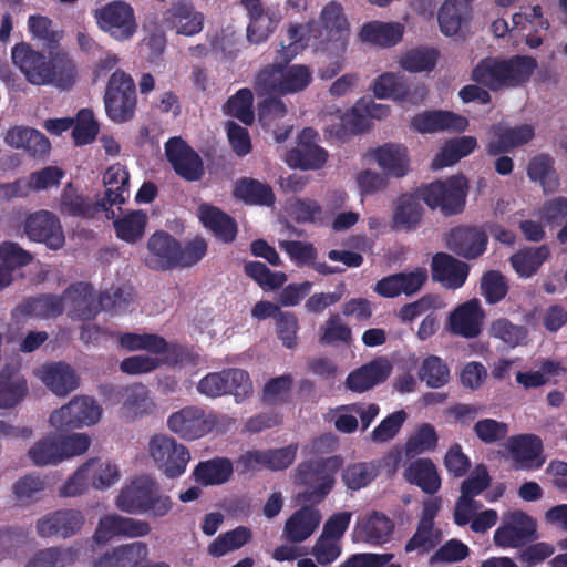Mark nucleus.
<instances>
[{"label": "nucleus", "instance_id": "f257e3e1", "mask_svg": "<svg viewBox=\"0 0 567 567\" xmlns=\"http://www.w3.org/2000/svg\"><path fill=\"white\" fill-rule=\"evenodd\" d=\"M11 58L30 84L70 90L76 82V66L65 52H50L47 56L22 42L12 48Z\"/></svg>", "mask_w": 567, "mask_h": 567}, {"label": "nucleus", "instance_id": "f03ea898", "mask_svg": "<svg viewBox=\"0 0 567 567\" xmlns=\"http://www.w3.org/2000/svg\"><path fill=\"white\" fill-rule=\"evenodd\" d=\"M536 69V59L528 55H513L507 59L485 58L473 69L471 79L473 82L497 92L524 85Z\"/></svg>", "mask_w": 567, "mask_h": 567}, {"label": "nucleus", "instance_id": "7ed1b4c3", "mask_svg": "<svg viewBox=\"0 0 567 567\" xmlns=\"http://www.w3.org/2000/svg\"><path fill=\"white\" fill-rule=\"evenodd\" d=\"M115 506L123 513L161 518L168 515L174 502L161 491L159 484L150 475H138L120 489Z\"/></svg>", "mask_w": 567, "mask_h": 567}, {"label": "nucleus", "instance_id": "20e7f679", "mask_svg": "<svg viewBox=\"0 0 567 567\" xmlns=\"http://www.w3.org/2000/svg\"><path fill=\"white\" fill-rule=\"evenodd\" d=\"M342 465L340 456L316 457L301 462L296 468L295 482L307 486L299 494V501L311 504L321 503L332 491L336 474Z\"/></svg>", "mask_w": 567, "mask_h": 567}, {"label": "nucleus", "instance_id": "39448f33", "mask_svg": "<svg viewBox=\"0 0 567 567\" xmlns=\"http://www.w3.org/2000/svg\"><path fill=\"white\" fill-rule=\"evenodd\" d=\"M467 187V179L457 175L422 185L417 187V194L430 208H439L442 215L449 217L464 210Z\"/></svg>", "mask_w": 567, "mask_h": 567}, {"label": "nucleus", "instance_id": "423d86ee", "mask_svg": "<svg viewBox=\"0 0 567 567\" xmlns=\"http://www.w3.org/2000/svg\"><path fill=\"white\" fill-rule=\"evenodd\" d=\"M103 100L106 115L112 122L122 124L131 121L137 105L136 87L132 76L117 69L107 81Z\"/></svg>", "mask_w": 567, "mask_h": 567}, {"label": "nucleus", "instance_id": "0eeeda50", "mask_svg": "<svg viewBox=\"0 0 567 567\" xmlns=\"http://www.w3.org/2000/svg\"><path fill=\"white\" fill-rule=\"evenodd\" d=\"M93 18L101 31L118 42L132 40L137 32L134 8L124 0H113L96 8Z\"/></svg>", "mask_w": 567, "mask_h": 567}, {"label": "nucleus", "instance_id": "6e6552de", "mask_svg": "<svg viewBox=\"0 0 567 567\" xmlns=\"http://www.w3.org/2000/svg\"><path fill=\"white\" fill-rule=\"evenodd\" d=\"M148 453L157 468L168 478L184 474L190 461L189 450L164 434H155L150 439Z\"/></svg>", "mask_w": 567, "mask_h": 567}, {"label": "nucleus", "instance_id": "1a4fd4ad", "mask_svg": "<svg viewBox=\"0 0 567 567\" xmlns=\"http://www.w3.org/2000/svg\"><path fill=\"white\" fill-rule=\"evenodd\" d=\"M538 538L536 520L522 511L509 512L494 533V544L499 548H520Z\"/></svg>", "mask_w": 567, "mask_h": 567}, {"label": "nucleus", "instance_id": "9d476101", "mask_svg": "<svg viewBox=\"0 0 567 567\" xmlns=\"http://www.w3.org/2000/svg\"><path fill=\"white\" fill-rule=\"evenodd\" d=\"M218 424L217 416L198 406H185L167 419L168 429L179 437L197 440L210 433Z\"/></svg>", "mask_w": 567, "mask_h": 567}, {"label": "nucleus", "instance_id": "9b49d317", "mask_svg": "<svg viewBox=\"0 0 567 567\" xmlns=\"http://www.w3.org/2000/svg\"><path fill=\"white\" fill-rule=\"evenodd\" d=\"M101 414V408L95 400L87 396H78L59 410L53 411L49 421L56 430L69 431L97 423Z\"/></svg>", "mask_w": 567, "mask_h": 567}, {"label": "nucleus", "instance_id": "f8f14e48", "mask_svg": "<svg viewBox=\"0 0 567 567\" xmlns=\"http://www.w3.org/2000/svg\"><path fill=\"white\" fill-rule=\"evenodd\" d=\"M445 247L458 257L474 260L483 256L488 245V234L483 226L458 225L443 237Z\"/></svg>", "mask_w": 567, "mask_h": 567}, {"label": "nucleus", "instance_id": "ddd939ff", "mask_svg": "<svg viewBox=\"0 0 567 567\" xmlns=\"http://www.w3.org/2000/svg\"><path fill=\"white\" fill-rule=\"evenodd\" d=\"M165 155L172 168L186 182H197L205 174L199 154L181 137H171L165 143Z\"/></svg>", "mask_w": 567, "mask_h": 567}, {"label": "nucleus", "instance_id": "4468645a", "mask_svg": "<svg viewBox=\"0 0 567 567\" xmlns=\"http://www.w3.org/2000/svg\"><path fill=\"white\" fill-rule=\"evenodd\" d=\"M61 298L63 310L68 309V316L72 320L89 321L102 311L101 298L96 297L93 286L89 282L72 284L63 291Z\"/></svg>", "mask_w": 567, "mask_h": 567}, {"label": "nucleus", "instance_id": "2eb2a0df", "mask_svg": "<svg viewBox=\"0 0 567 567\" xmlns=\"http://www.w3.org/2000/svg\"><path fill=\"white\" fill-rule=\"evenodd\" d=\"M85 522L78 509H59L48 513L37 520V534L41 538H70L78 534Z\"/></svg>", "mask_w": 567, "mask_h": 567}, {"label": "nucleus", "instance_id": "dca6fc26", "mask_svg": "<svg viewBox=\"0 0 567 567\" xmlns=\"http://www.w3.org/2000/svg\"><path fill=\"white\" fill-rule=\"evenodd\" d=\"M24 233L31 240L43 243L53 250L62 248L65 243L59 218L48 210L29 215L24 221Z\"/></svg>", "mask_w": 567, "mask_h": 567}, {"label": "nucleus", "instance_id": "f3484780", "mask_svg": "<svg viewBox=\"0 0 567 567\" xmlns=\"http://www.w3.org/2000/svg\"><path fill=\"white\" fill-rule=\"evenodd\" d=\"M151 530V525L146 520L109 514L100 518L93 538L96 543H106L115 536L143 537Z\"/></svg>", "mask_w": 567, "mask_h": 567}, {"label": "nucleus", "instance_id": "a211bd4d", "mask_svg": "<svg viewBox=\"0 0 567 567\" xmlns=\"http://www.w3.org/2000/svg\"><path fill=\"white\" fill-rule=\"evenodd\" d=\"M318 133L312 127H305L298 144L288 153L287 162L301 169H319L328 161V151L316 143Z\"/></svg>", "mask_w": 567, "mask_h": 567}, {"label": "nucleus", "instance_id": "6ab92c4d", "mask_svg": "<svg viewBox=\"0 0 567 567\" xmlns=\"http://www.w3.org/2000/svg\"><path fill=\"white\" fill-rule=\"evenodd\" d=\"M103 184L105 192L99 202L103 204L105 216L113 218L115 213L112 207L125 204L130 195V174L121 164H114L105 171Z\"/></svg>", "mask_w": 567, "mask_h": 567}, {"label": "nucleus", "instance_id": "aec40b11", "mask_svg": "<svg viewBox=\"0 0 567 567\" xmlns=\"http://www.w3.org/2000/svg\"><path fill=\"white\" fill-rule=\"evenodd\" d=\"M534 127L528 124L507 126L498 123L492 126V138L486 145L489 156L506 154L513 148L527 144L534 137Z\"/></svg>", "mask_w": 567, "mask_h": 567}, {"label": "nucleus", "instance_id": "412c9836", "mask_svg": "<svg viewBox=\"0 0 567 567\" xmlns=\"http://www.w3.org/2000/svg\"><path fill=\"white\" fill-rule=\"evenodd\" d=\"M468 272L470 266L450 254L436 252L432 258V279L446 288H461L465 284Z\"/></svg>", "mask_w": 567, "mask_h": 567}, {"label": "nucleus", "instance_id": "4be33fe9", "mask_svg": "<svg viewBox=\"0 0 567 567\" xmlns=\"http://www.w3.org/2000/svg\"><path fill=\"white\" fill-rule=\"evenodd\" d=\"M484 312L477 299L466 301L451 312L450 331L467 339L476 338L482 331Z\"/></svg>", "mask_w": 567, "mask_h": 567}, {"label": "nucleus", "instance_id": "5701e85b", "mask_svg": "<svg viewBox=\"0 0 567 567\" xmlns=\"http://www.w3.org/2000/svg\"><path fill=\"white\" fill-rule=\"evenodd\" d=\"M412 127L420 133L441 131L464 132L468 126L466 117L451 111H425L412 118Z\"/></svg>", "mask_w": 567, "mask_h": 567}, {"label": "nucleus", "instance_id": "b1692460", "mask_svg": "<svg viewBox=\"0 0 567 567\" xmlns=\"http://www.w3.org/2000/svg\"><path fill=\"white\" fill-rule=\"evenodd\" d=\"M321 28L327 32V40L336 52H344L348 43L349 28L342 6L336 1L326 4L320 14Z\"/></svg>", "mask_w": 567, "mask_h": 567}, {"label": "nucleus", "instance_id": "393cba45", "mask_svg": "<svg viewBox=\"0 0 567 567\" xmlns=\"http://www.w3.org/2000/svg\"><path fill=\"white\" fill-rule=\"evenodd\" d=\"M4 142L13 148H22L33 158H44L51 150L49 138L40 131L28 126L9 128L4 135Z\"/></svg>", "mask_w": 567, "mask_h": 567}, {"label": "nucleus", "instance_id": "a878e982", "mask_svg": "<svg viewBox=\"0 0 567 567\" xmlns=\"http://www.w3.org/2000/svg\"><path fill=\"white\" fill-rule=\"evenodd\" d=\"M198 217L203 226L223 244H231L237 236L238 225L235 218L220 208L202 204L198 207Z\"/></svg>", "mask_w": 567, "mask_h": 567}, {"label": "nucleus", "instance_id": "bb28decb", "mask_svg": "<svg viewBox=\"0 0 567 567\" xmlns=\"http://www.w3.org/2000/svg\"><path fill=\"white\" fill-rule=\"evenodd\" d=\"M391 371L392 367L388 360L374 359L350 372L346 379V385L353 392L362 393L383 383Z\"/></svg>", "mask_w": 567, "mask_h": 567}, {"label": "nucleus", "instance_id": "cd10ccee", "mask_svg": "<svg viewBox=\"0 0 567 567\" xmlns=\"http://www.w3.org/2000/svg\"><path fill=\"white\" fill-rule=\"evenodd\" d=\"M247 9L250 22L247 27V39L250 43L265 42L279 22L276 12L265 11L260 0H241Z\"/></svg>", "mask_w": 567, "mask_h": 567}, {"label": "nucleus", "instance_id": "c85d7f7f", "mask_svg": "<svg viewBox=\"0 0 567 567\" xmlns=\"http://www.w3.org/2000/svg\"><path fill=\"white\" fill-rule=\"evenodd\" d=\"M178 245L179 241L168 233L163 230L154 233L147 241L151 254L146 260L148 267L156 270L176 268Z\"/></svg>", "mask_w": 567, "mask_h": 567}, {"label": "nucleus", "instance_id": "c756f323", "mask_svg": "<svg viewBox=\"0 0 567 567\" xmlns=\"http://www.w3.org/2000/svg\"><path fill=\"white\" fill-rule=\"evenodd\" d=\"M393 529L394 524L385 514L373 511L368 517L357 523L353 539L371 545H382L390 539Z\"/></svg>", "mask_w": 567, "mask_h": 567}, {"label": "nucleus", "instance_id": "7c9ffc66", "mask_svg": "<svg viewBox=\"0 0 567 567\" xmlns=\"http://www.w3.org/2000/svg\"><path fill=\"white\" fill-rule=\"evenodd\" d=\"M509 450L517 468L537 470L544 464L543 442L535 434L513 436L509 441Z\"/></svg>", "mask_w": 567, "mask_h": 567}, {"label": "nucleus", "instance_id": "2f4dec72", "mask_svg": "<svg viewBox=\"0 0 567 567\" xmlns=\"http://www.w3.org/2000/svg\"><path fill=\"white\" fill-rule=\"evenodd\" d=\"M166 28L176 30L178 34L194 35L202 31L204 16L196 12L190 4L174 3L163 14Z\"/></svg>", "mask_w": 567, "mask_h": 567}, {"label": "nucleus", "instance_id": "473e14b6", "mask_svg": "<svg viewBox=\"0 0 567 567\" xmlns=\"http://www.w3.org/2000/svg\"><path fill=\"white\" fill-rule=\"evenodd\" d=\"M29 393L27 379L19 368L4 365L0 371V409H11L21 403Z\"/></svg>", "mask_w": 567, "mask_h": 567}, {"label": "nucleus", "instance_id": "72a5a7b5", "mask_svg": "<svg viewBox=\"0 0 567 567\" xmlns=\"http://www.w3.org/2000/svg\"><path fill=\"white\" fill-rule=\"evenodd\" d=\"M37 375L55 394L66 395L79 385L75 371L64 362L42 365Z\"/></svg>", "mask_w": 567, "mask_h": 567}, {"label": "nucleus", "instance_id": "f704fd0d", "mask_svg": "<svg viewBox=\"0 0 567 567\" xmlns=\"http://www.w3.org/2000/svg\"><path fill=\"white\" fill-rule=\"evenodd\" d=\"M321 520L320 511L305 505L296 511L285 524V537L291 543H301L309 538Z\"/></svg>", "mask_w": 567, "mask_h": 567}, {"label": "nucleus", "instance_id": "c9c22d12", "mask_svg": "<svg viewBox=\"0 0 567 567\" xmlns=\"http://www.w3.org/2000/svg\"><path fill=\"white\" fill-rule=\"evenodd\" d=\"M154 409L155 403L150 396V391L145 385L135 383L124 388L121 406L123 417L126 420H135L150 415Z\"/></svg>", "mask_w": 567, "mask_h": 567}, {"label": "nucleus", "instance_id": "e433bc0d", "mask_svg": "<svg viewBox=\"0 0 567 567\" xmlns=\"http://www.w3.org/2000/svg\"><path fill=\"white\" fill-rule=\"evenodd\" d=\"M405 480L424 493L433 495L441 487V477L430 458H417L410 463L404 472Z\"/></svg>", "mask_w": 567, "mask_h": 567}, {"label": "nucleus", "instance_id": "4c0bfd02", "mask_svg": "<svg viewBox=\"0 0 567 567\" xmlns=\"http://www.w3.org/2000/svg\"><path fill=\"white\" fill-rule=\"evenodd\" d=\"M550 258V249L544 244L538 247H524L509 258L511 266L520 278L536 275L544 262Z\"/></svg>", "mask_w": 567, "mask_h": 567}, {"label": "nucleus", "instance_id": "58836bf2", "mask_svg": "<svg viewBox=\"0 0 567 567\" xmlns=\"http://www.w3.org/2000/svg\"><path fill=\"white\" fill-rule=\"evenodd\" d=\"M420 200H422V197L419 196L417 188L412 194H403L399 197L393 213V227L395 229L412 230L419 226L423 215Z\"/></svg>", "mask_w": 567, "mask_h": 567}, {"label": "nucleus", "instance_id": "ea45409f", "mask_svg": "<svg viewBox=\"0 0 567 567\" xmlns=\"http://www.w3.org/2000/svg\"><path fill=\"white\" fill-rule=\"evenodd\" d=\"M234 472L233 463L226 457H215L199 462L193 472L195 481L203 485H220L229 481Z\"/></svg>", "mask_w": 567, "mask_h": 567}, {"label": "nucleus", "instance_id": "a19ab883", "mask_svg": "<svg viewBox=\"0 0 567 567\" xmlns=\"http://www.w3.org/2000/svg\"><path fill=\"white\" fill-rule=\"evenodd\" d=\"M60 210L62 214L82 218H94L99 213L104 212L103 204H100L99 199L91 203L76 192L72 183H69L62 192Z\"/></svg>", "mask_w": 567, "mask_h": 567}, {"label": "nucleus", "instance_id": "79ce46f5", "mask_svg": "<svg viewBox=\"0 0 567 567\" xmlns=\"http://www.w3.org/2000/svg\"><path fill=\"white\" fill-rule=\"evenodd\" d=\"M360 37L363 42L390 48L402 40L403 27L400 23L371 21L363 24Z\"/></svg>", "mask_w": 567, "mask_h": 567}, {"label": "nucleus", "instance_id": "37998d69", "mask_svg": "<svg viewBox=\"0 0 567 567\" xmlns=\"http://www.w3.org/2000/svg\"><path fill=\"white\" fill-rule=\"evenodd\" d=\"M287 115V106L279 96L265 97L258 104V121L264 130L271 131L277 142H284L289 130L279 132L278 124Z\"/></svg>", "mask_w": 567, "mask_h": 567}, {"label": "nucleus", "instance_id": "c03bdc74", "mask_svg": "<svg viewBox=\"0 0 567 567\" xmlns=\"http://www.w3.org/2000/svg\"><path fill=\"white\" fill-rule=\"evenodd\" d=\"M234 196L246 204L267 207L276 202L274 190L268 184L250 177H243L236 182Z\"/></svg>", "mask_w": 567, "mask_h": 567}, {"label": "nucleus", "instance_id": "a18cd8bd", "mask_svg": "<svg viewBox=\"0 0 567 567\" xmlns=\"http://www.w3.org/2000/svg\"><path fill=\"white\" fill-rule=\"evenodd\" d=\"M375 161L390 176L403 177L409 169V156L405 146L384 144L375 150Z\"/></svg>", "mask_w": 567, "mask_h": 567}, {"label": "nucleus", "instance_id": "49530a36", "mask_svg": "<svg viewBox=\"0 0 567 567\" xmlns=\"http://www.w3.org/2000/svg\"><path fill=\"white\" fill-rule=\"evenodd\" d=\"M527 175L530 181L540 184L545 194L556 192L560 185L554 158L549 154L543 153L533 157L527 166Z\"/></svg>", "mask_w": 567, "mask_h": 567}, {"label": "nucleus", "instance_id": "de8ad7c7", "mask_svg": "<svg viewBox=\"0 0 567 567\" xmlns=\"http://www.w3.org/2000/svg\"><path fill=\"white\" fill-rule=\"evenodd\" d=\"M281 60V85L284 95L296 94L305 91L312 82V70L306 64H292L285 62V56L277 55Z\"/></svg>", "mask_w": 567, "mask_h": 567}, {"label": "nucleus", "instance_id": "09e8293b", "mask_svg": "<svg viewBox=\"0 0 567 567\" xmlns=\"http://www.w3.org/2000/svg\"><path fill=\"white\" fill-rule=\"evenodd\" d=\"M252 539V532L247 526H238L218 535L207 547V553L214 558H220L228 553L244 547Z\"/></svg>", "mask_w": 567, "mask_h": 567}, {"label": "nucleus", "instance_id": "8fccbe9b", "mask_svg": "<svg viewBox=\"0 0 567 567\" xmlns=\"http://www.w3.org/2000/svg\"><path fill=\"white\" fill-rule=\"evenodd\" d=\"M16 310L25 317H58L63 313V298L50 293L40 295L24 300Z\"/></svg>", "mask_w": 567, "mask_h": 567}, {"label": "nucleus", "instance_id": "3c124183", "mask_svg": "<svg viewBox=\"0 0 567 567\" xmlns=\"http://www.w3.org/2000/svg\"><path fill=\"white\" fill-rule=\"evenodd\" d=\"M380 464L375 461L349 464L342 471V482L352 491L368 486L380 473Z\"/></svg>", "mask_w": 567, "mask_h": 567}, {"label": "nucleus", "instance_id": "603ef678", "mask_svg": "<svg viewBox=\"0 0 567 567\" xmlns=\"http://www.w3.org/2000/svg\"><path fill=\"white\" fill-rule=\"evenodd\" d=\"M146 225L147 215L143 210H133L113 221L116 236L130 244L142 239Z\"/></svg>", "mask_w": 567, "mask_h": 567}, {"label": "nucleus", "instance_id": "864d4df0", "mask_svg": "<svg viewBox=\"0 0 567 567\" xmlns=\"http://www.w3.org/2000/svg\"><path fill=\"white\" fill-rule=\"evenodd\" d=\"M417 375L431 389H440L446 385L451 379L449 365L435 354H430L423 359Z\"/></svg>", "mask_w": 567, "mask_h": 567}, {"label": "nucleus", "instance_id": "5fc2aeb1", "mask_svg": "<svg viewBox=\"0 0 567 567\" xmlns=\"http://www.w3.org/2000/svg\"><path fill=\"white\" fill-rule=\"evenodd\" d=\"M102 310L112 315L127 312L134 303V289L130 285L112 286L100 293Z\"/></svg>", "mask_w": 567, "mask_h": 567}, {"label": "nucleus", "instance_id": "6e6d98bb", "mask_svg": "<svg viewBox=\"0 0 567 567\" xmlns=\"http://www.w3.org/2000/svg\"><path fill=\"white\" fill-rule=\"evenodd\" d=\"M252 104L254 94L251 90L244 87L228 97L223 111L226 115L239 120L245 125H251L255 121Z\"/></svg>", "mask_w": 567, "mask_h": 567}, {"label": "nucleus", "instance_id": "4d7b16f0", "mask_svg": "<svg viewBox=\"0 0 567 567\" xmlns=\"http://www.w3.org/2000/svg\"><path fill=\"white\" fill-rule=\"evenodd\" d=\"M297 445H288L277 450L255 451L248 453V458L257 464L264 465L274 471H281L289 467L297 454Z\"/></svg>", "mask_w": 567, "mask_h": 567}, {"label": "nucleus", "instance_id": "13d9d810", "mask_svg": "<svg viewBox=\"0 0 567 567\" xmlns=\"http://www.w3.org/2000/svg\"><path fill=\"white\" fill-rule=\"evenodd\" d=\"M281 60L262 68L255 76L254 90L258 96H282Z\"/></svg>", "mask_w": 567, "mask_h": 567}, {"label": "nucleus", "instance_id": "bf43d9fd", "mask_svg": "<svg viewBox=\"0 0 567 567\" xmlns=\"http://www.w3.org/2000/svg\"><path fill=\"white\" fill-rule=\"evenodd\" d=\"M122 567H171L165 561L148 560V546L144 542H133L117 546Z\"/></svg>", "mask_w": 567, "mask_h": 567}, {"label": "nucleus", "instance_id": "052dcab7", "mask_svg": "<svg viewBox=\"0 0 567 567\" xmlns=\"http://www.w3.org/2000/svg\"><path fill=\"white\" fill-rule=\"evenodd\" d=\"M440 52L434 48H416L408 51L400 65L412 73L431 72L435 69Z\"/></svg>", "mask_w": 567, "mask_h": 567}, {"label": "nucleus", "instance_id": "680f3d73", "mask_svg": "<svg viewBox=\"0 0 567 567\" xmlns=\"http://www.w3.org/2000/svg\"><path fill=\"white\" fill-rule=\"evenodd\" d=\"M466 6L463 0H446L439 10L437 20L442 33L454 35L462 27Z\"/></svg>", "mask_w": 567, "mask_h": 567}, {"label": "nucleus", "instance_id": "e2e57ef3", "mask_svg": "<svg viewBox=\"0 0 567 567\" xmlns=\"http://www.w3.org/2000/svg\"><path fill=\"white\" fill-rule=\"evenodd\" d=\"M441 530L434 525L417 523L416 530L404 546L405 553L420 550L422 554L430 553L441 542Z\"/></svg>", "mask_w": 567, "mask_h": 567}, {"label": "nucleus", "instance_id": "0e129e2a", "mask_svg": "<svg viewBox=\"0 0 567 567\" xmlns=\"http://www.w3.org/2000/svg\"><path fill=\"white\" fill-rule=\"evenodd\" d=\"M78 557V549L69 547H48L37 551L27 563L25 567H55L61 561L71 564Z\"/></svg>", "mask_w": 567, "mask_h": 567}, {"label": "nucleus", "instance_id": "69168bd1", "mask_svg": "<svg viewBox=\"0 0 567 567\" xmlns=\"http://www.w3.org/2000/svg\"><path fill=\"white\" fill-rule=\"evenodd\" d=\"M245 274L254 279L262 289H277L281 287L287 276L281 271H271L264 262L248 261L244 266Z\"/></svg>", "mask_w": 567, "mask_h": 567}, {"label": "nucleus", "instance_id": "338daca9", "mask_svg": "<svg viewBox=\"0 0 567 567\" xmlns=\"http://www.w3.org/2000/svg\"><path fill=\"white\" fill-rule=\"evenodd\" d=\"M352 340L351 328L343 323L338 313L331 315L320 328L319 341L326 346L348 344Z\"/></svg>", "mask_w": 567, "mask_h": 567}, {"label": "nucleus", "instance_id": "774afa93", "mask_svg": "<svg viewBox=\"0 0 567 567\" xmlns=\"http://www.w3.org/2000/svg\"><path fill=\"white\" fill-rule=\"evenodd\" d=\"M33 464L38 466L55 465L62 461L59 442L47 436L38 441L28 452Z\"/></svg>", "mask_w": 567, "mask_h": 567}]
</instances>
